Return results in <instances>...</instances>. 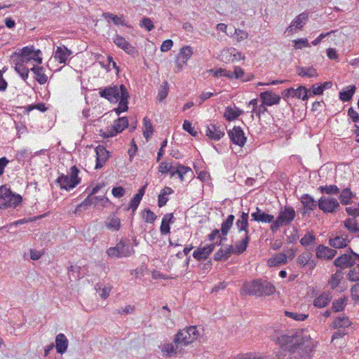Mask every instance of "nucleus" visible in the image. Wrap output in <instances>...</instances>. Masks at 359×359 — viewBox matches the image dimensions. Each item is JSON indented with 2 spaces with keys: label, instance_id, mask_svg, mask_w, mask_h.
Here are the masks:
<instances>
[{
  "label": "nucleus",
  "instance_id": "1",
  "mask_svg": "<svg viewBox=\"0 0 359 359\" xmlns=\"http://www.w3.org/2000/svg\"><path fill=\"white\" fill-rule=\"evenodd\" d=\"M273 340L282 350L289 352L302 349L306 353H310L314 347V344L310 337L297 334L294 332L281 334L278 337H274Z\"/></svg>",
  "mask_w": 359,
  "mask_h": 359
},
{
  "label": "nucleus",
  "instance_id": "2",
  "mask_svg": "<svg viewBox=\"0 0 359 359\" xmlns=\"http://www.w3.org/2000/svg\"><path fill=\"white\" fill-rule=\"evenodd\" d=\"M276 292L275 286L266 280L260 279L243 283L241 294L257 297L270 296Z\"/></svg>",
  "mask_w": 359,
  "mask_h": 359
},
{
  "label": "nucleus",
  "instance_id": "3",
  "mask_svg": "<svg viewBox=\"0 0 359 359\" xmlns=\"http://www.w3.org/2000/svg\"><path fill=\"white\" fill-rule=\"evenodd\" d=\"M201 333L195 325L186 327L180 330L174 337L173 342L180 347L185 348L194 343L200 337Z\"/></svg>",
  "mask_w": 359,
  "mask_h": 359
},
{
  "label": "nucleus",
  "instance_id": "4",
  "mask_svg": "<svg viewBox=\"0 0 359 359\" xmlns=\"http://www.w3.org/2000/svg\"><path fill=\"white\" fill-rule=\"evenodd\" d=\"M99 95L111 103H118L121 100H124L125 97L129 98L128 91L123 84L100 88L99 90Z\"/></svg>",
  "mask_w": 359,
  "mask_h": 359
},
{
  "label": "nucleus",
  "instance_id": "5",
  "mask_svg": "<svg viewBox=\"0 0 359 359\" xmlns=\"http://www.w3.org/2000/svg\"><path fill=\"white\" fill-rule=\"evenodd\" d=\"M22 202L21 195L13 193L6 185L0 187V209L15 208Z\"/></svg>",
  "mask_w": 359,
  "mask_h": 359
},
{
  "label": "nucleus",
  "instance_id": "6",
  "mask_svg": "<svg viewBox=\"0 0 359 359\" xmlns=\"http://www.w3.org/2000/svg\"><path fill=\"white\" fill-rule=\"evenodd\" d=\"M12 57L20 58L26 63L36 62L41 65L43 61L42 53L34 46H27L13 53Z\"/></svg>",
  "mask_w": 359,
  "mask_h": 359
},
{
  "label": "nucleus",
  "instance_id": "7",
  "mask_svg": "<svg viewBox=\"0 0 359 359\" xmlns=\"http://www.w3.org/2000/svg\"><path fill=\"white\" fill-rule=\"evenodd\" d=\"M295 215L296 212L292 207L285 206V208L279 212L276 219L271 224V230L273 233L276 232L281 226L291 223L294 220Z\"/></svg>",
  "mask_w": 359,
  "mask_h": 359
},
{
  "label": "nucleus",
  "instance_id": "8",
  "mask_svg": "<svg viewBox=\"0 0 359 359\" xmlns=\"http://www.w3.org/2000/svg\"><path fill=\"white\" fill-rule=\"evenodd\" d=\"M79 170L76 165L71 167L70 175H61L57 179V182L60 184L61 189L69 191L74 189L81 182L79 177Z\"/></svg>",
  "mask_w": 359,
  "mask_h": 359
},
{
  "label": "nucleus",
  "instance_id": "9",
  "mask_svg": "<svg viewBox=\"0 0 359 359\" xmlns=\"http://www.w3.org/2000/svg\"><path fill=\"white\" fill-rule=\"evenodd\" d=\"M193 54V48L191 46H184L180 49L174 61L175 67L173 70L175 74H178L183 70Z\"/></svg>",
  "mask_w": 359,
  "mask_h": 359
},
{
  "label": "nucleus",
  "instance_id": "10",
  "mask_svg": "<svg viewBox=\"0 0 359 359\" xmlns=\"http://www.w3.org/2000/svg\"><path fill=\"white\" fill-rule=\"evenodd\" d=\"M107 253L111 257H127L133 255L135 250L129 243H126L121 240L115 247L107 249Z\"/></svg>",
  "mask_w": 359,
  "mask_h": 359
},
{
  "label": "nucleus",
  "instance_id": "11",
  "mask_svg": "<svg viewBox=\"0 0 359 359\" xmlns=\"http://www.w3.org/2000/svg\"><path fill=\"white\" fill-rule=\"evenodd\" d=\"M128 126V120L127 117L123 116L115 121L113 126H108L104 130H101L100 135L104 138L114 137L118 133H121Z\"/></svg>",
  "mask_w": 359,
  "mask_h": 359
},
{
  "label": "nucleus",
  "instance_id": "12",
  "mask_svg": "<svg viewBox=\"0 0 359 359\" xmlns=\"http://www.w3.org/2000/svg\"><path fill=\"white\" fill-rule=\"evenodd\" d=\"M359 260V255L354 252L351 248L346 253L338 257L334 261L336 266L340 268L351 267L356 264V260Z\"/></svg>",
  "mask_w": 359,
  "mask_h": 359
},
{
  "label": "nucleus",
  "instance_id": "13",
  "mask_svg": "<svg viewBox=\"0 0 359 359\" xmlns=\"http://www.w3.org/2000/svg\"><path fill=\"white\" fill-rule=\"evenodd\" d=\"M309 90L304 86H299L297 88H289L285 89L283 95L285 100L288 98H297L305 101L309 99Z\"/></svg>",
  "mask_w": 359,
  "mask_h": 359
},
{
  "label": "nucleus",
  "instance_id": "14",
  "mask_svg": "<svg viewBox=\"0 0 359 359\" xmlns=\"http://www.w3.org/2000/svg\"><path fill=\"white\" fill-rule=\"evenodd\" d=\"M161 353L167 358L182 356L185 354V348L180 347L178 344L165 343L161 347Z\"/></svg>",
  "mask_w": 359,
  "mask_h": 359
},
{
  "label": "nucleus",
  "instance_id": "15",
  "mask_svg": "<svg viewBox=\"0 0 359 359\" xmlns=\"http://www.w3.org/2000/svg\"><path fill=\"white\" fill-rule=\"evenodd\" d=\"M228 135L233 144L241 147H243L245 144L247 137L240 126H234L228 131Z\"/></svg>",
  "mask_w": 359,
  "mask_h": 359
},
{
  "label": "nucleus",
  "instance_id": "16",
  "mask_svg": "<svg viewBox=\"0 0 359 359\" xmlns=\"http://www.w3.org/2000/svg\"><path fill=\"white\" fill-rule=\"evenodd\" d=\"M318 207L324 212H336L339 207V203L336 198L330 197H321L318 201Z\"/></svg>",
  "mask_w": 359,
  "mask_h": 359
},
{
  "label": "nucleus",
  "instance_id": "17",
  "mask_svg": "<svg viewBox=\"0 0 359 359\" xmlns=\"http://www.w3.org/2000/svg\"><path fill=\"white\" fill-rule=\"evenodd\" d=\"M206 136L214 141H219L224 135L223 128L218 124L210 123L206 126Z\"/></svg>",
  "mask_w": 359,
  "mask_h": 359
},
{
  "label": "nucleus",
  "instance_id": "18",
  "mask_svg": "<svg viewBox=\"0 0 359 359\" xmlns=\"http://www.w3.org/2000/svg\"><path fill=\"white\" fill-rule=\"evenodd\" d=\"M259 97L264 104L273 106L278 104L280 102V96L273 90H266L259 94Z\"/></svg>",
  "mask_w": 359,
  "mask_h": 359
},
{
  "label": "nucleus",
  "instance_id": "19",
  "mask_svg": "<svg viewBox=\"0 0 359 359\" xmlns=\"http://www.w3.org/2000/svg\"><path fill=\"white\" fill-rule=\"evenodd\" d=\"M309 18V15L306 13H302L297 15L296 18L291 22L290 25L287 28L286 32L288 34H292L297 30L301 29Z\"/></svg>",
  "mask_w": 359,
  "mask_h": 359
},
{
  "label": "nucleus",
  "instance_id": "20",
  "mask_svg": "<svg viewBox=\"0 0 359 359\" xmlns=\"http://www.w3.org/2000/svg\"><path fill=\"white\" fill-rule=\"evenodd\" d=\"M336 250L324 245H319L316 250V257L320 259H332L337 255Z\"/></svg>",
  "mask_w": 359,
  "mask_h": 359
},
{
  "label": "nucleus",
  "instance_id": "21",
  "mask_svg": "<svg viewBox=\"0 0 359 359\" xmlns=\"http://www.w3.org/2000/svg\"><path fill=\"white\" fill-rule=\"evenodd\" d=\"M350 240L345 234L331 236L329 238V245L333 248H344L348 245Z\"/></svg>",
  "mask_w": 359,
  "mask_h": 359
},
{
  "label": "nucleus",
  "instance_id": "22",
  "mask_svg": "<svg viewBox=\"0 0 359 359\" xmlns=\"http://www.w3.org/2000/svg\"><path fill=\"white\" fill-rule=\"evenodd\" d=\"M13 62L14 63V69L15 72L20 75V76L24 80L26 81L29 77V73L30 69H29L26 66L27 64L24 61H21L20 58L12 57Z\"/></svg>",
  "mask_w": 359,
  "mask_h": 359
},
{
  "label": "nucleus",
  "instance_id": "23",
  "mask_svg": "<svg viewBox=\"0 0 359 359\" xmlns=\"http://www.w3.org/2000/svg\"><path fill=\"white\" fill-rule=\"evenodd\" d=\"M96 153V164L95 169H100L104 166L106 161L109 157V152L102 146H98L95 148Z\"/></svg>",
  "mask_w": 359,
  "mask_h": 359
},
{
  "label": "nucleus",
  "instance_id": "24",
  "mask_svg": "<svg viewBox=\"0 0 359 359\" xmlns=\"http://www.w3.org/2000/svg\"><path fill=\"white\" fill-rule=\"evenodd\" d=\"M215 249V244L199 247L193 252V257L198 261L206 259Z\"/></svg>",
  "mask_w": 359,
  "mask_h": 359
},
{
  "label": "nucleus",
  "instance_id": "25",
  "mask_svg": "<svg viewBox=\"0 0 359 359\" xmlns=\"http://www.w3.org/2000/svg\"><path fill=\"white\" fill-rule=\"evenodd\" d=\"M114 43L120 48L123 50L128 54L133 55L137 50L135 47H133L129 42L126 41V39L120 35H116L114 38Z\"/></svg>",
  "mask_w": 359,
  "mask_h": 359
},
{
  "label": "nucleus",
  "instance_id": "26",
  "mask_svg": "<svg viewBox=\"0 0 359 359\" xmlns=\"http://www.w3.org/2000/svg\"><path fill=\"white\" fill-rule=\"evenodd\" d=\"M297 263L301 267L308 266L309 269H313L316 266V262L312 259V254L308 252L301 253L297 259Z\"/></svg>",
  "mask_w": 359,
  "mask_h": 359
},
{
  "label": "nucleus",
  "instance_id": "27",
  "mask_svg": "<svg viewBox=\"0 0 359 359\" xmlns=\"http://www.w3.org/2000/svg\"><path fill=\"white\" fill-rule=\"evenodd\" d=\"M72 51L69 50L65 46H57L53 57L60 64H66L68 57L71 55Z\"/></svg>",
  "mask_w": 359,
  "mask_h": 359
},
{
  "label": "nucleus",
  "instance_id": "28",
  "mask_svg": "<svg viewBox=\"0 0 359 359\" xmlns=\"http://www.w3.org/2000/svg\"><path fill=\"white\" fill-rule=\"evenodd\" d=\"M248 213L242 212L241 217L236 222V227L238 233H244L243 236L249 235Z\"/></svg>",
  "mask_w": 359,
  "mask_h": 359
},
{
  "label": "nucleus",
  "instance_id": "29",
  "mask_svg": "<svg viewBox=\"0 0 359 359\" xmlns=\"http://www.w3.org/2000/svg\"><path fill=\"white\" fill-rule=\"evenodd\" d=\"M30 71L34 75V79L41 85H43L48 81V76L45 74V69L43 67L33 65Z\"/></svg>",
  "mask_w": 359,
  "mask_h": 359
},
{
  "label": "nucleus",
  "instance_id": "30",
  "mask_svg": "<svg viewBox=\"0 0 359 359\" xmlns=\"http://www.w3.org/2000/svg\"><path fill=\"white\" fill-rule=\"evenodd\" d=\"M145 189L146 185H144L138 190V192L131 198L126 208L127 210H131L133 212L136 211L144 194Z\"/></svg>",
  "mask_w": 359,
  "mask_h": 359
},
{
  "label": "nucleus",
  "instance_id": "31",
  "mask_svg": "<svg viewBox=\"0 0 359 359\" xmlns=\"http://www.w3.org/2000/svg\"><path fill=\"white\" fill-rule=\"evenodd\" d=\"M252 219L256 222H261L262 223H273L274 217L271 215L262 211L259 208H257V211L252 213Z\"/></svg>",
  "mask_w": 359,
  "mask_h": 359
},
{
  "label": "nucleus",
  "instance_id": "32",
  "mask_svg": "<svg viewBox=\"0 0 359 359\" xmlns=\"http://www.w3.org/2000/svg\"><path fill=\"white\" fill-rule=\"evenodd\" d=\"M189 174L191 175L193 174L191 169L188 166L179 163L175 166V170L170 172V177L177 175L180 181L183 182L185 180V177Z\"/></svg>",
  "mask_w": 359,
  "mask_h": 359
},
{
  "label": "nucleus",
  "instance_id": "33",
  "mask_svg": "<svg viewBox=\"0 0 359 359\" xmlns=\"http://www.w3.org/2000/svg\"><path fill=\"white\" fill-rule=\"evenodd\" d=\"M288 257L283 252H279L269 259L267 264L270 267L278 266L287 263Z\"/></svg>",
  "mask_w": 359,
  "mask_h": 359
},
{
  "label": "nucleus",
  "instance_id": "34",
  "mask_svg": "<svg viewBox=\"0 0 359 359\" xmlns=\"http://www.w3.org/2000/svg\"><path fill=\"white\" fill-rule=\"evenodd\" d=\"M55 348L58 353L62 354L66 352L68 348V340L64 334L60 333L56 336Z\"/></svg>",
  "mask_w": 359,
  "mask_h": 359
},
{
  "label": "nucleus",
  "instance_id": "35",
  "mask_svg": "<svg viewBox=\"0 0 359 359\" xmlns=\"http://www.w3.org/2000/svg\"><path fill=\"white\" fill-rule=\"evenodd\" d=\"M173 218L172 213H167L165 214L161 220V224L160 226V232L161 235H167L170 232V224L172 222V219Z\"/></svg>",
  "mask_w": 359,
  "mask_h": 359
},
{
  "label": "nucleus",
  "instance_id": "36",
  "mask_svg": "<svg viewBox=\"0 0 359 359\" xmlns=\"http://www.w3.org/2000/svg\"><path fill=\"white\" fill-rule=\"evenodd\" d=\"M250 241V235L243 236L241 241H238L235 244L234 248H233V253L236 255L242 254L244 251L246 250Z\"/></svg>",
  "mask_w": 359,
  "mask_h": 359
},
{
  "label": "nucleus",
  "instance_id": "37",
  "mask_svg": "<svg viewBox=\"0 0 359 359\" xmlns=\"http://www.w3.org/2000/svg\"><path fill=\"white\" fill-rule=\"evenodd\" d=\"M301 202L304 206V213L313 210L317 205L314 199L309 194H304L301 198Z\"/></svg>",
  "mask_w": 359,
  "mask_h": 359
},
{
  "label": "nucleus",
  "instance_id": "38",
  "mask_svg": "<svg viewBox=\"0 0 359 359\" xmlns=\"http://www.w3.org/2000/svg\"><path fill=\"white\" fill-rule=\"evenodd\" d=\"M233 253V246L228 245L224 248H220L214 255L215 260H226Z\"/></svg>",
  "mask_w": 359,
  "mask_h": 359
},
{
  "label": "nucleus",
  "instance_id": "39",
  "mask_svg": "<svg viewBox=\"0 0 359 359\" xmlns=\"http://www.w3.org/2000/svg\"><path fill=\"white\" fill-rule=\"evenodd\" d=\"M173 193L172 189L169 187H164L158 197V206L162 208L165 205L168 201V196Z\"/></svg>",
  "mask_w": 359,
  "mask_h": 359
},
{
  "label": "nucleus",
  "instance_id": "40",
  "mask_svg": "<svg viewBox=\"0 0 359 359\" xmlns=\"http://www.w3.org/2000/svg\"><path fill=\"white\" fill-rule=\"evenodd\" d=\"M355 90L356 88L353 85L347 86L339 93V99L343 102L350 101L352 99Z\"/></svg>",
  "mask_w": 359,
  "mask_h": 359
},
{
  "label": "nucleus",
  "instance_id": "41",
  "mask_svg": "<svg viewBox=\"0 0 359 359\" xmlns=\"http://www.w3.org/2000/svg\"><path fill=\"white\" fill-rule=\"evenodd\" d=\"M242 113L243 111L237 107H227L225 109L224 116L227 121H231L236 119Z\"/></svg>",
  "mask_w": 359,
  "mask_h": 359
},
{
  "label": "nucleus",
  "instance_id": "42",
  "mask_svg": "<svg viewBox=\"0 0 359 359\" xmlns=\"http://www.w3.org/2000/svg\"><path fill=\"white\" fill-rule=\"evenodd\" d=\"M344 224L345 228L351 233H359V224L355 217L348 218L344 220Z\"/></svg>",
  "mask_w": 359,
  "mask_h": 359
},
{
  "label": "nucleus",
  "instance_id": "43",
  "mask_svg": "<svg viewBox=\"0 0 359 359\" xmlns=\"http://www.w3.org/2000/svg\"><path fill=\"white\" fill-rule=\"evenodd\" d=\"M331 301V297L329 294L323 293L313 300V305L317 308H324L327 306Z\"/></svg>",
  "mask_w": 359,
  "mask_h": 359
},
{
  "label": "nucleus",
  "instance_id": "44",
  "mask_svg": "<svg viewBox=\"0 0 359 359\" xmlns=\"http://www.w3.org/2000/svg\"><path fill=\"white\" fill-rule=\"evenodd\" d=\"M297 74L302 77L313 78L318 76L317 71L313 67H299L297 69Z\"/></svg>",
  "mask_w": 359,
  "mask_h": 359
},
{
  "label": "nucleus",
  "instance_id": "45",
  "mask_svg": "<svg viewBox=\"0 0 359 359\" xmlns=\"http://www.w3.org/2000/svg\"><path fill=\"white\" fill-rule=\"evenodd\" d=\"M351 322L349 318L345 316H339L337 317L332 323V327L334 329L337 328H346L351 325Z\"/></svg>",
  "mask_w": 359,
  "mask_h": 359
},
{
  "label": "nucleus",
  "instance_id": "46",
  "mask_svg": "<svg viewBox=\"0 0 359 359\" xmlns=\"http://www.w3.org/2000/svg\"><path fill=\"white\" fill-rule=\"evenodd\" d=\"M105 226L111 231H118L121 227L120 219L115 215L109 217L105 221Z\"/></svg>",
  "mask_w": 359,
  "mask_h": 359
},
{
  "label": "nucleus",
  "instance_id": "47",
  "mask_svg": "<svg viewBox=\"0 0 359 359\" xmlns=\"http://www.w3.org/2000/svg\"><path fill=\"white\" fill-rule=\"evenodd\" d=\"M353 196L354 194L351 189L346 188L341 191L339 198L342 205H348L351 203Z\"/></svg>",
  "mask_w": 359,
  "mask_h": 359
},
{
  "label": "nucleus",
  "instance_id": "48",
  "mask_svg": "<svg viewBox=\"0 0 359 359\" xmlns=\"http://www.w3.org/2000/svg\"><path fill=\"white\" fill-rule=\"evenodd\" d=\"M333 34L335 37L341 38V36H344V33L339 30H332L330 32H326V33H322L320 34L316 39H315L312 41V44L313 46H317L320 43V41L325 39L327 36H331Z\"/></svg>",
  "mask_w": 359,
  "mask_h": 359
},
{
  "label": "nucleus",
  "instance_id": "49",
  "mask_svg": "<svg viewBox=\"0 0 359 359\" xmlns=\"http://www.w3.org/2000/svg\"><path fill=\"white\" fill-rule=\"evenodd\" d=\"M234 219H235L234 215H230L222 222V226H221V232L224 236H226L229 233L231 228L233 226Z\"/></svg>",
  "mask_w": 359,
  "mask_h": 359
},
{
  "label": "nucleus",
  "instance_id": "50",
  "mask_svg": "<svg viewBox=\"0 0 359 359\" xmlns=\"http://www.w3.org/2000/svg\"><path fill=\"white\" fill-rule=\"evenodd\" d=\"M102 17L104 18H110L112 20V22H114V24L116 25H121L122 26L126 25V23L125 22L123 15H114V14L109 13V12H105V13H102Z\"/></svg>",
  "mask_w": 359,
  "mask_h": 359
},
{
  "label": "nucleus",
  "instance_id": "51",
  "mask_svg": "<svg viewBox=\"0 0 359 359\" xmlns=\"http://www.w3.org/2000/svg\"><path fill=\"white\" fill-rule=\"evenodd\" d=\"M142 217L145 223L153 224L156 221V215L149 208L144 209L141 212Z\"/></svg>",
  "mask_w": 359,
  "mask_h": 359
},
{
  "label": "nucleus",
  "instance_id": "52",
  "mask_svg": "<svg viewBox=\"0 0 359 359\" xmlns=\"http://www.w3.org/2000/svg\"><path fill=\"white\" fill-rule=\"evenodd\" d=\"M316 237L312 232H308L300 240V243L304 248H308L313 245Z\"/></svg>",
  "mask_w": 359,
  "mask_h": 359
},
{
  "label": "nucleus",
  "instance_id": "53",
  "mask_svg": "<svg viewBox=\"0 0 359 359\" xmlns=\"http://www.w3.org/2000/svg\"><path fill=\"white\" fill-rule=\"evenodd\" d=\"M153 134V126L151 121L147 117L143 119V135L148 140Z\"/></svg>",
  "mask_w": 359,
  "mask_h": 359
},
{
  "label": "nucleus",
  "instance_id": "54",
  "mask_svg": "<svg viewBox=\"0 0 359 359\" xmlns=\"http://www.w3.org/2000/svg\"><path fill=\"white\" fill-rule=\"evenodd\" d=\"M233 69H234V71L233 72H231V79H242L243 81H248L252 78H253V76H251L250 78L249 77L248 79H243V78L245 75L244 69L238 66L234 67Z\"/></svg>",
  "mask_w": 359,
  "mask_h": 359
},
{
  "label": "nucleus",
  "instance_id": "55",
  "mask_svg": "<svg viewBox=\"0 0 359 359\" xmlns=\"http://www.w3.org/2000/svg\"><path fill=\"white\" fill-rule=\"evenodd\" d=\"M168 91H169L168 83L167 81H164L158 90L157 99L161 102L163 101V100H165L168 95Z\"/></svg>",
  "mask_w": 359,
  "mask_h": 359
},
{
  "label": "nucleus",
  "instance_id": "56",
  "mask_svg": "<svg viewBox=\"0 0 359 359\" xmlns=\"http://www.w3.org/2000/svg\"><path fill=\"white\" fill-rule=\"evenodd\" d=\"M229 51L230 53V58L229 59V61L231 62L244 60L245 59V55L235 48H231Z\"/></svg>",
  "mask_w": 359,
  "mask_h": 359
},
{
  "label": "nucleus",
  "instance_id": "57",
  "mask_svg": "<svg viewBox=\"0 0 359 359\" xmlns=\"http://www.w3.org/2000/svg\"><path fill=\"white\" fill-rule=\"evenodd\" d=\"M285 316L297 321H303L307 319L309 315L297 312L285 311Z\"/></svg>",
  "mask_w": 359,
  "mask_h": 359
},
{
  "label": "nucleus",
  "instance_id": "58",
  "mask_svg": "<svg viewBox=\"0 0 359 359\" xmlns=\"http://www.w3.org/2000/svg\"><path fill=\"white\" fill-rule=\"evenodd\" d=\"M319 189L321 193L326 194H337L339 191L337 186L334 184L320 186Z\"/></svg>",
  "mask_w": 359,
  "mask_h": 359
},
{
  "label": "nucleus",
  "instance_id": "59",
  "mask_svg": "<svg viewBox=\"0 0 359 359\" xmlns=\"http://www.w3.org/2000/svg\"><path fill=\"white\" fill-rule=\"evenodd\" d=\"M232 37L237 42H241L248 39V33L245 30L235 29L234 34L232 35Z\"/></svg>",
  "mask_w": 359,
  "mask_h": 359
},
{
  "label": "nucleus",
  "instance_id": "60",
  "mask_svg": "<svg viewBox=\"0 0 359 359\" xmlns=\"http://www.w3.org/2000/svg\"><path fill=\"white\" fill-rule=\"evenodd\" d=\"M342 278V274L341 272H337L332 276L330 279L328 281L329 285L331 288L334 289L337 287Z\"/></svg>",
  "mask_w": 359,
  "mask_h": 359
},
{
  "label": "nucleus",
  "instance_id": "61",
  "mask_svg": "<svg viewBox=\"0 0 359 359\" xmlns=\"http://www.w3.org/2000/svg\"><path fill=\"white\" fill-rule=\"evenodd\" d=\"M128 99L125 97L124 100H121L118 102V107L114 109V111L117 115H119L121 113L126 111L128 109Z\"/></svg>",
  "mask_w": 359,
  "mask_h": 359
},
{
  "label": "nucleus",
  "instance_id": "62",
  "mask_svg": "<svg viewBox=\"0 0 359 359\" xmlns=\"http://www.w3.org/2000/svg\"><path fill=\"white\" fill-rule=\"evenodd\" d=\"M210 72L212 73L213 76L215 77L224 76L230 79H231V72L226 69L220 68L217 70L210 69Z\"/></svg>",
  "mask_w": 359,
  "mask_h": 359
},
{
  "label": "nucleus",
  "instance_id": "63",
  "mask_svg": "<svg viewBox=\"0 0 359 359\" xmlns=\"http://www.w3.org/2000/svg\"><path fill=\"white\" fill-rule=\"evenodd\" d=\"M173 166L171 163H168L167 161H163L160 163L158 166V172L161 174H166L168 172H171L174 170L172 169Z\"/></svg>",
  "mask_w": 359,
  "mask_h": 359
},
{
  "label": "nucleus",
  "instance_id": "64",
  "mask_svg": "<svg viewBox=\"0 0 359 359\" xmlns=\"http://www.w3.org/2000/svg\"><path fill=\"white\" fill-rule=\"evenodd\" d=\"M348 276V279L351 281L359 280V264H358L355 267L350 270Z\"/></svg>",
  "mask_w": 359,
  "mask_h": 359
}]
</instances>
